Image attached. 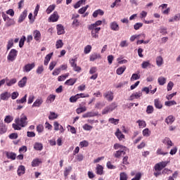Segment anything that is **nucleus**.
Masks as SVG:
<instances>
[{
  "instance_id": "obj_27",
  "label": "nucleus",
  "mask_w": 180,
  "mask_h": 180,
  "mask_svg": "<svg viewBox=\"0 0 180 180\" xmlns=\"http://www.w3.org/2000/svg\"><path fill=\"white\" fill-rule=\"evenodd\" d=\"M6 155L8 160H16V155L15 153L13 152H6Z\"/></svg>"
},
{
  "instance_id": "obj_33",
  "label": "nucleus",
  "mask_w": 180,
  "mask_h": 180,
  "mask_svg": "<svg viewBox=\"0 0 180 180\" xmlns=\"http://www.w3.org/2000/svg\"><path fill=\"white\" fill-rule=\"evenodd\" d=\"M27 94H25L21 99H17L16 103L17 105H20L22 103H26L27 101Z\"/></svg>"
},
{
  "instance_id": "obj_52",
  "label": "nucleus",
  "mask_w": 180,
  "mask_h": 180,
  "mask_svg": "<svg viewBox=\"0 0 180 180\" xmlns=\"http://www.w3.org/2000/svg\"><path fill=\"white\" fill-rule=\"evenodd\" d=\"M89 8V5H86L84 7H82L80 9H79L78 13H80V15H84V13L86 12Z\"/></svg>"
},
{
  "instance_id": "obj_46",
  "label": "nucleus",
  "mask_w": 180,
  "mask_h": 180,
  "mask_svg": "<svg viewBox=\"0 0 180 180\" xmlns=\"http://www.w3.org/2000/svg\"><path fill=\"white\" fill-rule=\"evenodd\" d=\"M71 171H72V167L68 166V167H65L64 171V176L67 177L68 176H69Z\"/></svg>"
},
{
  "instance_id": "obj_6",
  "label": "nucleus",
  "mask_w": 180,
  "mask_h": 180,
  "mask_svg": "<svg viewBox=\"0 0 180 180\" xmlns=\"http://www.w3.org/2000/svg\"><path fill=\"white\" fill-rule=\"evenodd\" d=\"M53 127L55 131H58V130L60 133H64V131H65V129H64L63 125L60 124V123H58L57 121L53 122Z\"/></svg>"
},
{
  "instance_id": "obj_61",
  "label": "nucleus",
  "mask_w": 180,
  "mask_h": 180,
  "mask_svg": "<svg viewBox=\"0 0 180 180\" xmlns=\"http://www.w3.org/2000/svg\"><path fill=\"white\" fill-rule=\"evenodd\" d=\"M108 122L111 123L112 124H119V119H115V118H110L108 120Z\"/></svg>"
},
{
  "instance_id": "obj_38",
  "label": "nucleus",
  "mask_w": 180,
  "mask_h": 180,
  "mask_svg": "<svg viewBox=\"0 0 180 180\" xmlns=\"http://www.w3.org/2000/svg\"><path fill=\"white\" fill-rule=\"evenodd\" d=\"M143 137H150L151 136V131L148 128H146L142 131Z\"/></svg>"
},
{
  "instance_id": "obj_1",
  "label": "nucleus",
  "mask_w": 180,
  "mask_h": 180,
  "mask_svg": "<svg viewBox=\"0 0 180 180\" xmlns=\"http://www.w3.org/2000/svg\"><path fill=\"white\" fill-rule=\"evenodd\" d=\"M15 123L12 124V127L14 130H22V127H26L27 126V116L22 113L20 118L15 119Z\"/></svg>"
},
{
  "instance_id": "obj_23",
  "label": "nucleus",
  "mask_w": 180,
  "mask_h": 180,
  "mask_svg": "<svg viewBox=\"0 0 180 180\" xmlns=\"http://www.w3.org/2000/svg\"><path fill=\"white\" fill-rule=\"evenodd\" d=\"M146 38V34H141L138 35H132L130 37V41H134L136 39H145Z\"/></svg>"
},
{
  "instance_id": "obj_22",
  "label": "nucleus",
  "mask_w": 180,
  "mask_h": 180,
  "mask_svg": "<svg viewBox=\"0 0 180 180\" xmlns=\"http://www.w3.org/2000/svg\"><path fill=\"white\" fill-rule=\"evenodd\" d=\"M96 173L97 175H103V167L101 165H97L96 167Z\"/></svg>"
},
{
  "instance_id": "obj_44",
  "label": "nucleus",
  "mask_w": 180,
  "mask_h": 180,
  "mask_svg": "<svg viewBox=\"0 0 180 180\" xmlns=\"http://www.w3.org/2000/svg\"><path fill=\"white\" fill-rule=\"evenodd\" d=\"M58 117V114L54 112H50V115H49V120H54Z\"/></svg>"
},
{
  "instance_id": "obj_2",
  "label": "nucleus",
  "mask_w": 180,
  "mask_h": 180,
  "mask_svg": "<svg viewBox=\"0 0 180 180\" xmlns=\"http://www.w3.org/2000/svg\"><path fill=\"white\" fill-rule=\"evenodd\" d=\"M101 25L102 21H101V20H98L96 21L94 23L88 25V29L89 30H93L95 32H101V27L98 26H101Z\"/></svg>"
},
{
  "instance_id": "obj_16",
  "label": "nucleus",
  "mask_w": 180,
  "mask_h": 180,
  "mask_svg": "<svg viewBox=\"0 0 180 180\" xmlns=\"http://www.w3.org/2000/svg\"><path fill=\"white\" fill-rule=\"evenodd\" d=\"M27 16V10H24L18 18V23H22V22H23V20L26 19Z\"/></svg>"
},
{
  "instance_id": "obj_30",
  "label": "nucleus",
  "mask_w": 180,
  "mask_h": 180,
  "mask_svg": "<svg viewBox=\"0 0 180 180\" xmlns=\"http://www.w3.org/2000/svg\"><path fill=\"white\" fill-rule=\"evenodd\" d=\"M154 105L156 109H162V104L161 103V101H160L159 98H155L154 100Z\"/></svg>"
},
{
  "instance_id": "obj_48",
  "label": "nucleus",
  "mask_w": 180,
  "mask_h": 180,
  "mask_svg": "<svg viewBox=\"0 0 180 180\" xmlns=\"http://www.w3.org/2000/svg\"><path fill=\"white\" fill-rule=\"evenodd\" d=\"M55 9H56V6H55V4H52V5L49 6L47 8L46 12V13H47L48 15H50V13H51V12H53V11H54Z\"/></svg>"
},
{
  "instance_id": "obj_57",
  "label": "nucleus",
  "mask_w": 180,
  "mask_h": 180,
  "mask_svg": "<svg viewBox=\"0 0 180 180\" xmlns=\"http://www.w3.org/2000/svg\"><path fill=\"white\" fill-rule=\"evenodd\" d=\"M165 106H174V105H176V101H168L165 102Z\"/></svg>"
},
{
  "instance_id": "obj_4",
  "label": "nucleus",
  "mask_w": 180,
  "mask_h": 180,
  "mask_svg": "<svg viewBox=\"0 0 180 180\" xmlns=\"http://www.w3.org/2000/svg\"><path fill=\"white\" fill-rule=\"evenodd\" d=\"M18 57V51L16 49H11L7 56V60L8 61H15Z\"/></svg>"
},
{
  "instance_id": "obj_18",
  "label": "nucleus",
  "mask_w": 180,
  "mask_h": 180,
  "mask_svg": "<svg viewBox=\"0 0 180 180\" xmlns=\"http://www.w3.org/2000/svg\"><path fill=\"white\" fill-rule=\"evenodd\" d=\"M9 98H11V93L8 91H5L0 95V99H1V101H8Z\"/></svg>"
},
{
  "instance_id": "obj_51",
  "label": "nucleus",
  "mask_w": 180,
  "mask_h": 180,
  "mask_svg": "<svg viewBox=\"0 0 180 180\" xmlns=\"http://www.w3.org/2000/svg\"><path fill=\"white\" fill-rule=\"evenodd\" d=\"M78 99H79V95L76 94L75 96H72L70 98V102H71V103H75V102H77Z\"/></svg>"
},
{
  "instance_id": "obj_7",
  "label": "nucleus",
  "mask_w": 180,
  "mask_h": 180,
  "mask_svg": "<svg viewBox=\"0 0 180 180\" xmlns=\"http://www.w3.org/2000/svg\"><path fill=\"white\" fill-rule=\"evenodd\" d=\"M36 67V64L34 63H27L22 68L23 72H30L31 70H33Z\"/></svg>"
},
{
  "instance_id": "obj_25",
  "label": "nucleus",
  "mask_w": 180,
  "mask_h": 180,
  "mask_svg": "<svg viewBox=\"0 0 180 180\" xmlns=\"http://www.w3.org/2000/svg\"><path fill=\"white\" fill-rule=\"evenodd\" d=\"M99 112H88L82 115L83 117H94V116H98Z\"/></svg>"
},
{
  "instance_id": "obj_60",
  "label": "nucleus",
  "mask_w": 180,
  "mask_h": 180,
  "mask_svg": "<svg viewBox=\"0 0 180 180\" xmlns=\"http://www.w3.org/2000/svg\"><path fill=\"white\" fill-rule=\"evenodd\" d=\"M105 106V103L97 102L95 105L96 109H102Z\"/></svg>"
},
{
  "instance_id": "obj_11",
  "label": "nucleus",
  "mask_w": 180,
  "mask_h": 180,
  "mask_svg": "<svg viewBox=\"0 0 180 180\" xmlns=\"http://www.w3.org/2000/svg\"><path fill=\"white\" fill-rule=\"evenodd\" d=\"M33 36L36 41H40L41 40V33H40V31L35 30L33 32Z\"/></svg>"
},
{
  "instance_id": "obj_14",
  "label": "nucleus",
  "mask_w": 180,
  "mask_h": 180,
  "mask_svg": "<svg viewBox=\"0 0 180 180\" xmlns=\"http://www.w3.org/2000/svg\"><path fill=\"white\" fill-rule=\"evenodd\" d=\"M142 96H143V93L141 91H138L132 94L129 98L131 101H133L134 99H139L141 98Z\"/></svg>"
},
{
  "instance_id": "obj_13",
  "label": "nucleus",
  "mask_w": 180,
  "mask_h": 180,
  "mask_svg": "<svg viewBox=\"0 0 180 180\" xmlns=\"http://www.w3.org/2000/svg\"><path fill=\"white\" fill-rule=\"evenodd\" d=\"M43 104V98H37L32 104V108H40Z\"/></svg>"
},
{
  "instance_id": "obj_36",
  "label": "nucleus",
  "mask_w": 180,
  "mask_h": 180,
  "mask_svg": "<svg viewBox=\"0 0 180 180\" xmlns=\"http://www.w3.org/2000/svg\"><path fill=\"white\" fill-rule=\"evenodd\" d=\"M51 57H53V53H51L46 56L44 61V65H49V63H50V60H51Z\"/></svg>"
},
{
  "instance_id": "obj_29",
  "label": "nucleus",
  "mask_w": 180,
  "mask_h": 180,
  "mask_svg": "<svg viewBox=\"0 0 180 180\" xmlns=\"http://www.w3.org/2000/svg\"><path fill=\"white\" fill-rule=\"evenodd\" d=\"M34 150H36L37 151H41V150H43V143L36 142L34 144Z\"/></svg>"
},
{
  "instance_id": "obj_55",
  "label": "nucleus",
  "mask_w": 180,
  "mask_h": 180,
  "mask_svg": "<svg viewBox=\"0 0 180 180\" xmlns=\"http://www.w3.org/2000/svg\"><path fill=\"white\" fill-rule=\"evenodd\" d=\"M76 112L77 115H79L80 113H83V112H86V107H79L76 110Z\"/></svg>"
},
{
  "instance_id": "obj_50",
  "label": "nucleus",
  "mask_w": 180,
  "mask_h": 180,
  "mask_svg": "<svg viewBox=\"0 0 180 180\" xmlns=\"http://www.w3.org/2000/svg\"><path fill=\"white\" fill-rule=\"evenodd\" d=\"M91 34L92 39H99V31L91 30Z\"/></svg>"
},
{
  "instance_id": "obj_53",
  "label": "nucleus",
  "mask_w": 180,
  "mask_h": 180,
  "mask_svg": "<svg viewBox=\"0 0 180 180\" xmlns=\"http://www.w3.org/2000/svg\"><path fill=\"white\" fill-rule=\"evenodd\" d=\"M92 50V46L91 45H87L84 47V54H89Z\"/></svg>"
},
{
  "instance_id": "obj_12",
  "label": "nucleus",
  "mask_w": 180,
  "mask_h": 180,
  "mask_svg": "<svg viewBox=\"0 0 180 180\" xmlns=\"http://www.w3.org/2000/svg\"><path fill=\"white\" fill-rule=\"evenodd\" d=\"M162 143H163V144H165L166 146H167V148H171V147H172V146H174L172 141H171V139L169 137H165L162 140Z\"/></svg>"
},
{
  "instance_id": "obj_39",
  "label": "nucleus",
  "mask_w": 180,
  "mask_h": 180,
  "mask_svg": "<svg viewBox=\"0 0 180 180\" xmlns=\"http://www.w3.org/2000/svg\"><path fill=\"white\" fill-rule=\"evenodd\" d=\"M41 164V160L39 158L34 159L32 162V167H39Z\"/></svg>"
},
{
  "instance_id": "obj_8",
  "label": "nucleus",
  "mask_w": 180,
  "mask_h": 180,
  "mask_svg": "<svg viewBox=\"0 0 180 180\" xmlns=\"http://www.w3.org/2000/svg\"><path fill=\"white\" fill-rule=\"evenodd\" d=\"M110 29L113 32H119L120 30V27L117 22L113 21L110 23Z\"/></svg>"
},
{
  "instance_id": "obj_58",
  "label": "nucleus",
  "mask_w": 180,
  "mask_h": 180,
  "mask_svg": "<svg viewBox=\"0 0 180 180\" xmlns=\"http://www.w3.org/2000/svg\"><path fill=\"white\" fill-rule=\"evenodd\" d=\"M17 81L18 80L15 78L11 79L9 82H6V85L7 86H12V85H15V84H16Z\"/></svg>"
},
{
  "instance_id": "obj_28",
  "label": "nucleus",
  "mask_w": 180,
  "mask_h": 180,
  "mask_svg": "<svg viewBox=\"0 0 180 180\" xmlns=\"http://www.w3.org/2000/svg\"><path fill=\"white\" fill-rule=\"evenodd\" d=\"M15 23V20L10 18L6 20L5 27H11V26H13Z\"/></svg>"
},
{
  "instance_id": "obj_56",
  "label": "nucleus",
  "mask_w": 180,
  "mask_h": 180,
  "mask_svg": "<svg viewBox=\"0 0 180 180\" xmlns=\"http://www.w3.org/2000/svg\"><path fill=\"white\" fill-rule=\"evenodd\" d=\"M154 112V107L153 105H148L146 108V113L148 115H151Z\"/></svg>"
},
{
  "instance_id": "obj_32",
  "label": "nucleus",
  "mask_w": 180,
  "mask_h": 180,
  "mask_svg": "<svg viewBox=\"0 0 180 180\" xmlns=\"http://www.w3.org/2000/svg\"><path fill=\"white\" fill-rule=\"evenodd\" d=\"M115 136L120 141L121 140H123V139H124V134H122V131L119 129H117V131L115 132Z\"/></svg>"
},
{
  "instance_id": "obj_31",
  "label": "nucleus",
  "mask_w": 180,
  "mask_h": 180,
  "mask_svg": "<svg viewBox=\"0 0 180 180\" xmlns=\"http://www.w3.org/2000/svg\"><path fill=\"white\" fill-rule=\"evenodd\" d=\"M104 13L105 12H103V11L98 9L93 13L92 16L93 18H98V15H100V16H103Z\"/></svg>"
},
{
  "instance_id": "obj_19",
  "label": "nucleus",
  "mask_w": 180,
  "mask_h": 180,
  "mask_svg": "<svg viewBox=\"0 0 180 180\" xmlns=\"http://www.w3.org/2000/svg\"><path fill=\"white\" fill-rule=\"evenodd\" d=\"M27 83V77H24L22 78L20 81L18 82V86L20 88H24V86H26Z\"/></svg>"
},
{
  "instance_id": "obj_43",
  "label": "nucleus",
  "mask_w": 180,
  "mask_h": 180,
  "mask_svg": "<svg viewBox=\"0 0 180 180\" xmlns=\"http://www.w3.org/2000/svg\"><path fill=\"white\" fill-rule=\"evenodd\" d=\"M124 71H126V66H122L117 69L116 73L117 75H122Z\"/></svg>"
},
{
  "instance_id": "obj_35",
  "label": "nucleus",
  "mask_w": 180,
  "mask_h": 180,
  "mask_svg": "<svg viewBox=\"0 0 180 180\" xmlns=\"http://www.w3.org/2000/svg\"><path fill=\"white\" fill-rule=\"evenodd\" d=\"M8 128L6 125L3 122L0 123V134H5V132L7 131Z\"/></svg>"
},
{
  "instance_id": "obj_54",
  "label": "nucleus",
  "mask_w": 180,
  "mask_h": 180,
  "mask_svg": "<svg viewBox=\"0 0 180 180\" xmlns=\"http://www.w3.org/2000/svg\"><path fill=\"white\" fill-rule=\"evenodd\" d=\"M114 148L115 150H126V146H123V145H121L120 143H115L114 145Z\"/></svg>"
},
{
  "instance_id": "obj_47",
  "label": "nucleus",
  "mask_w": 180,
  "mask_h": 180,
  "mask_svg": "<svg viewBox=\"0 0 180 180\" xmlns=\"http://www.w3.org/2000/svg\"><path fill=\"white\" fill-rule=\"evenodd\" d=\"M53 101H56V95L54 94L49 95L46 99L47 103H52Z\"/></svg>"
},
{
  "instance_id": "obj_37",
  "label": "nucleus",
  "mask_w": 180,
  "mask_h": 180,
  "mask_svg": "<svg viewBox=\"0 0 180 180\" xmlns=\"http://www.w3.org/2000/svg\"><path fill=\"white\" fill-rule=\"evenodd\" d=\"M158 82L159 84V85H165V84L167 83V78L161 76L160 77H158Z\"/></svg>"
},
{
  "instance_id": "obj_42",
  "label": "nucleus",
  "mask_w": 180,
  "mask_h": 180,
  "mask_svg": "<svg viewBox=\"0 0 180 180\" xmlns=\"http://www.w3.org/2000/svg\"><path fill=\"white\" fill-rule=\"evenodd\" d=\"M68 77H70V73H66L65 75H60L58 77V81L59 82L65 81V79H67V78H68Z\"/></svg>"
},
{
  "instance_id": "obj_45",
  "label": "nucleus",
  "mask_w": 180,
  "mask_h": 180,
  "mask_svg": "<svg viewBox=\"0 0 180 180\" xmlns=\"http://www.w3.org/2000/svg\"><path fill=\"white\" fill-rule=\"evenodd\" d=\"M4 122L7 124L12 123L13 122V116L6 115L4 118Z\"/></svg>"
},
{
  "instance_id": "obj_3",
  "label": "nucleus",
  "mask_w": 180,
  "mask_h": 180,
  "mask_svg": "<svg viewBox=\"0 0 180 180\" xmlns=\"http://www.w3.org/2000/svg\"><path fill=\"white\" fill-rule=\"evenodd\" d=\"M115 108H117V105L116 104V103H111L110 105L105 107L102 110V115H108V113H110V112H113Z\"/></svg>"
},
{
  "instance_id": "obj_15",
  "label": "nucleus",
  "mask_w": 180,
  "mask_h": 180,
  "mask_svg": "<svg viewBox=\"0 0 180 180\" xmlns=\"http://www.w3.org/2000/svg\"><path fill=\"white\" fill-rule=\"evenodd\" d=\"M125 151H126V149L119 150L114 153V157L115 158H120L122 155H124L126 154Z\"/></svg>"
},
{
  "instance_id": "obj_26",
  "label": "nucleus",
  "mask_w": 180,
  "mask_h": 180,
  "mask_svg": "<svg viewBox=\"0 0 180 180\" xmlns=\"http://www.w3.org/2000/svg\"><path fill=\"white\" fill-rule=\"evenodd\" d=\"M136 123L138 124L139 129H144V127H147V123L143 120H137Z\"/></svg>"
},
{
  "instance_id": "obj_10",
  "label": "nucleus",
  "mask_w": 180,
  "mask_h": 180,
  "mask_svg": "<svg viewBox=\"0 0 180 180\" xmlns=\"http://www.w3.org/2000/svg\"><path fill=\"white\" fill-rule=\"evenodd\" d=\"M60 16L58 15V13L57 11H54L52 15L49 17V22H57Z\"/></svg>"
},
{
  "instance_id": "obj_63",
  "label": "nucleus",
  "mask_w": 180,
  "mask_h": 180,
  "mask_svg": "<svg viewBox=\"0 0 180 180\" xmlns=\"http://www.w3.org/2000/svg\"><path fill=\"white\" fill-rule=\"evenodd\" d=\"M120 180H127V174L122 172L120 174Z\"/></svg>"
},
{
  "instance_id": "obj_34",
  "label": "nucleus",
  "mask_w": 180,
  "mask_h": 180,
  "mask_svg": "<svg viewBox=\"0 0 180 180\" xmlns=\"http://www.w3.org/2000/svg\"><path fill=\"white\" fill-rule=\"evenodd\" d=\"M75 82H77V79L70 78L65 82V85H68L69 86H72V85H74V84H75Z\"/></svg>"
},
{
  "instance_id": "obj_24",
  "label": "nucleus",
  "mask_w": 180,
  "mask_h": 180,
  "mask_svg": "<svg viewBox=\"0 0 180 180\" xmlns=\"http://www.w3.org/2000/svg\"><path fill=\"white\" fill-rule=\"evenodd\" d=\"M165 123L167 124H172L174 122H175V117L172 115H169L165 120Z\"/></svg>"
},
{
  "instance_id": "obj_41",
  "label": "nucleus",
  "mask_w": 180,
  "mask_h": 180,
  "mask_svg": "<svg viewBox=\"0 0 180 180\" xmlns=\"http://www.w3.org/2000/svg\"><path fill=\"white\" fill-rule=\"evenodd\" d=\"M86 2V0H79L74 5L75 9H78V8L81 6V5H85Z\"/></svg>"
},
{
  "instance_id": "obj_64",
  "label": "nucleus",
  "mask_w": 180,
  "mask_h": 180,
  "mask_svg": "<svg viewBox=\"0 0 180 180\" xmlns=\"http://www.w3.org/2000/svg\"><path fill=\"white\" fill-rule=\"evenodd\" d=\"M72 26L73 27H78L79 26V21L77 19H74L72 22Z\"/></svg>"
},
{
  "instance_id": "obj_21",
  "label": "nucleus",
  "mask_w": 180,
  "mask_h": 180,
  "mask_svg": "<svg viewBox=\"0 0 180 180\" xmlns=\"http://www.w3.org/2000/svg\"><path fill=\"white\" fill-rule=\"evenodd\" d=\"M155 61L156 65H158V67H161L164 64V58L161 56H158L155 59Z\"/></svg>"
},
{
  "instance_id": "obj_17",
  "label": "nucleus",
  "mask_w": 180,
  "mask_h": 180,
  "mask_svg": "<svg viewBox=\"0 0 180 180\" xmlns=\"http://www.w3.org/2000/svg\"><path fill=\"white\" fill-rule=\"evenodd\" d=\"M25 172H26V168L23 165H20L17 170V174L18 176H21V175H24Z\"/></svg>"
},
{
  "instance_id": "obj_49",
  "label": "nucleus",
  "mask_w": 180,
  "mask_h": 180,
  "mask_svg": "<svg viewBox=\"0 0 180 180\" xmlns=\"http://www.w3.org/2000/svg\"><path fill=\"white\" fill-rule=\"evenodd\" d=\"M63 46H64V43L63 42V40L59 39L56 41V49H63Z\"/></svg>"
},
{
  "instance_id": "obj_20",
  "label": "nucleus",
  "mask_w": 180,
  "mask_h": 180,
  "mask_svg": "<svg viewBox=\"0 0 180 180\" xmlns=\"http://www.w3.org/2000/svg\"><path fill=\"white\" fill-rule=\"evenodd\" d=\"M56 29L58 36H60V34H64V33H65V31L64 30V27L61 24L58 25L56 26Z\"/></svg>"
},
{
  "instance_id": "obj_40",
  "label": "nucleus",
  "mask_w": 180,
  "mask_h": 180,
  "mask_svg": "<svg viewBox=\"0 0 180 180\" xmlns=\"http://www.w3.org/2000/svg\"><path fill=\"white\" fill-rule=\"evenodd\" d=\"M98 58H101V55L98 53H94L90 56V61H95V60H98Z\"/></svg>"
},
{
  "instance_id": "obj_5",
  "label": "nucleus",
  "mask_w": 180,
  "mask_h": 180,
  "mask_svg": "<svg viewBox=\"0 0 180 180\" xmlns=\"http://www.w3.org/2000/svg\"><path fill=\"white\" fill-rule=\"evenodd\" d=\"M103 97L108 102H112V101H113V99L115 98V96L113 95V91H108L103 94Z\"/></svg>"
},
{
  "instance_id": "obj_9",
  "label": "nucleus",
  "mask_w": 180,
  "mask_h": 180,
  "mask_svg": "<svg viewBox=\"0 0 180 180\" xmlns=\"http://www.w3.org/2000/svg\"><path fill=\"white\" fill-rule=\"evenodd\" d=\"M167 162H160L156 164L154 167L155 171H161L163 168L167 167Z\"/></svg>"
},
{
  "instance_id": "obj_62",
  "label": "nucleus",
  "mask_w": 180,
  "mask_h": 180,
  "mask_svg": "<svg viewBox=\"0 0 180 180\" xmlns=\"http://www.w3.org/2000/svg\"><path fill=\"white\" fill-rule=\"evenodd\" d=\"M79 146L81 148H83V147H88V146H89V143L87 141H83L79 143Z\"/></svg>"
},
{
  "instance_id": "obj_59",
  "label": "nucleus",
  "mask_w": 180,
  "mask_h": 180,
  "mask_svg": "<svg viewBox=\"0 0 180 180\" xmlns=\"http://www.w3.org/2000/svg\"><path fill=\"white\" fill-rule=\"evenodd\" d=\"M137 79H140V75L139 74L134 73L131 75V81H137Z\"/></svg>"
}]
</instances>
